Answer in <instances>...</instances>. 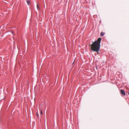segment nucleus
<instances>
[{
	"mask_svg": "<svg viewBox=\"0 0 129 129\" xmlns=\"http://www.w3.org/2000/svg\"><path fill=\"white\" fill-rule=\"evenodd\" d=\"M102 39L100 38L98 39V40L95 41L93 42H92L93 44L90 45V46L91 50L93 51L98 52L99 50L100 46V42Z\"/></svg>",
	"mask_w": 129,
	"mask_h": 129,
	"instance_id": "f257e3e1",
	"label": "nucleus"
},
{
	"mask_svg": "<svg viewBox=\"0 0 129 129\" xmlns=\"http://www.w3.org/2000/svg\"><path fill=\"white\" fill-rule=\"evenodd\" d=\"M120 92L123 95H125V92L122 89L120 90Z\"/></svg>",
	"mask_w": 129,
	"mask_h": 129,
	"instance_id": "f03ea898",
	"label": "nucleus"
},
{
	"mask_svg": "<svg viewBox=\"0 0 129 129\" xmlns=\"http://www.w3.org/2000/svg\"><path fill=\"white\" fill-rule=\"evenodd\" d=\"M105 34V33L103 32H101V36H103Z\"/></svg>",
	"mask_w": 129,
	"mask_h": 129,
	"instance_id": "7ed1b4c3",
	"label": "nucleus"
},
{
	"mask_svg": "<svg viewBox=\"0 0 129 129\" xmlns=\"http://www.w3.org/2000/svg\"><path fill=\"white\" fill-rule=\"evenodd\" d=\"M37 8L38 10H39L40 9V8L38 4H37Z\"/></svg>",
	"mask_w": 129,
	"mask_h": 129,
	"instance_id": "20e7f679",
	"label": "nucleus"
},
{
	"mask_svg": "<svg viewBox=\"0 0 129 129\" xmlns=\"http://www.w3.org/2000/svg\"><path fill=\"white\" fill-rule=\"evenodd\" d=\"M26 2L28 5H29V2L28 1H27Z\"/></svg>",
	"mask_w": 129,
	"mask_h": 129,
	"instance_id": "39448f33",
	"label": "nucleus"
},
{
	"mask_svg": "<svg viewBox=\"0 0 129 129\" xmlns=\"http://www.w3.org/2000/svg\"><path fill=\"white\" fill-rule=\"evenodd\" d=\"M41 114H42V111H41Z\"/></svg>",
	"mask_w": 129,
	"mask_h": 129,
	"instance_id": "423d86ee",
	"label": "nucleus"
},
{
	"mask_svg": "<svg viewBox=\"0 0 129 129\" xmlns=\"http://www.w3.org/2000/svg\"><path fill=\"white\" fill-rule=\"evenodd\" d=\"M12 33H13V31H12Z\"/></svg>",
	"mask_w": 129,
	"mask_h": 129,
	"instance_id": "0eeeda50",
	"label": "nucleus"
}]
</instances>
